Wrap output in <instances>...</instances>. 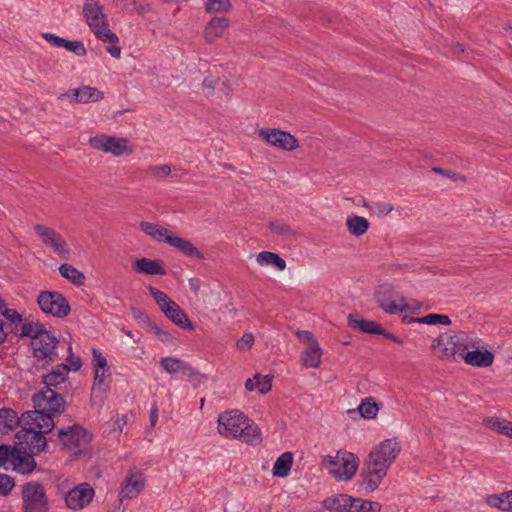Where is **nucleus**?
Segmentation results:
<instances>
[{
    "instance_id": "obj_28",
    "label": "nucleus",
    "mask_w": 512,
    "mask_h": 512,
    "mask_svg": "<svg viewBox=\"0 0 512 512\" xmlns=\"http://www.w3.org/2000/svg\"><path fill=\"white\" fill-rule=\"evenodd\" d=\"M486 503L492 508L512 512V491L489 495L486 498Z\"/></svg>"
},
{
    "instance_id": "obj_38",
    "label": "nucleus",
    "mask_w": 512,
    "mask_h": 512,
    "mask_svg": "<svg viewBox=\"0 0 512 512\" xmlns=\"http://www.w3.org/2000/svg\"><path fill=\"white\" fill-rule=\"evenodd\" d=\"M257 262L260 265H272L282 271L286 268V262L278 254L270 251H262L257 255Z\"/></svg>"
},
{
    "instance_id": "obj_43",
    "label": "nucleus",
    "mask_w": 512,
    "mask_h": 512,
    "mask_svg": "<svg viewBox=\"0 0 512 512\" xmlns=\"http://www.w3.org/2000/svg\"><path fill=\"white\" fill-rule=\"evenodd\" d=\"M166 243H168L172 247L177 248L185 255L192 256V243L191 242L184 240L178 236L170 235V237L166 239Z\"/></svg>"
},
{
    "instance_id": "obj_20",
    "label": "nucleus",
    "mask_w": 512,
    "mask_h": 512,
    "mask_svg": "<svg viewBox=\"0 0 512 512\" xmlns=\"http://www.w3.org/2000/svg\"><path fill=\"white\" fill-rule=\"evenodd\" d=\"M230 26V20L227 17H213L205 26L203 36L207 43H214L222 37L226 29Z\"/></svg>"
},
{
    "instance_id": "obj_55",
    "label": "nucleus",
    "mask_w": 512,
    "mask_h": 512,
    "mask_svg": "<svg viewBox=\"0 0 512 512\" xmlns=\"http://www.w3.org/2000/svg\"><path fill=\"white\" fill-rule=\"evenodd\" d=\"M1 316L9 320L11 324H20L23 320L21 314H19L15 309L10 308L4 309Z\"/></svg>"
},
{
    "instance_id": "obj_32",
    "label": "nucleus",
    "mask_w": 512,
    "mask_h": 512,
    "mask_svg": "<svg viewBox=\"0 0 512 512\" xmlns=\"http://www.w3.org/2000/svg\"><path fill=\"white\" fill-rule=\"evenodd\" d=\"M61 276L69 280L75 286H83L86 281L85 275L71 264L64 263L59 267Z\"/></svg>"
},
{
    "instance_id": "obj_54",
    "label": "nucleus",
    "mask_w": 512,
    "mask_h": 512,
    "mask_svg": "<svg viewBox=\"0 0 512 512\" xmlns=\"http://www.w3.org/2000/svg\"><path fill=\"white\" fill-rule=\"evenodd\" d=\"M254 343V336L251 333H245L241 339L237 341V348L240 351L249 350Z\"/></svg>"
},
{
    "instance_id": "obj_59",
    "label": "nucleus",
    "mask_w": 512,
    "mask_h": 512,
    "mask_svg": "<svg viewBox=\"0 0 512 512\" xmlns=\"http://www.w3.org/2000/svg\"><path fill=\"white\" fill-rule=\"evenodd\" d=\"M68 351H69V356L67 357V360L70 363V365H68V367L70 368V370L78 371L82 365L81 359L78 356L77 357L73 356L71 347L68 348Z\"/></svg>"
},
{
    "instance_id": "obj_29",
    "label": "nucleus",
    "mask_w": 512,
    "mask_h": 512,
    "mask_svg": "<svg viewBox=\"0 0 512 512\" xmlns=\"http://www.w3.org/2000/svg\"><path fill=\"white\" fill-rule=\"evenodd\" d=\"M293 465V454L291 452H284L281 454L274 463L272 473L277 477H287Z\"/></svg>"
},
{
    "instance_id": "obj_11",
    "label": "nucleus",
    "mask_w": 512,
    "mask_h": 512,
    "mask_svg": "<svg viewBox=\"0 0 512 512\" xmlns=\"http://www.w3.org/2000/svg\"><path fill=\"white\" fill-rule=\"evenodd\" d=\"M400 450V445L396 440L386 439L370 452L368 459L375 466H381L387 471L397 458Z\"/></svg>"
},
{
    "instance_id": "obj_17",
    "label": "nucleus",
    "mask_w": 512,
    "mask_h": 512,
    "mask_svg": "<svg viewBox=\"0 0 512 512\" xmlns=\"http://www.w3.org/2000/svg\"><path fill=\"white\" fill-rule=\"evenodd\" d=\"M65 98L70 99L71 102L86 104L102 100L104 98V93L91 86H81L79 88L71 89L58 97L61 101Z\"/></svg>"
},
{
    "instance_id": "obj_3",
    "label": "nucleus",
    "mask_w": 512,
    "mask_h": 512,
    "mask_svg": "<svg viewBox=\"0 0 512 512\" xmlns=\"http://www.w3.org/2000/svg\"><path fill=\"white\" fill-rule=\"evenodd\" d=\"M83 15L89 28L99 40L112 44L119 42L118 36L109 29L103 6L97 0H85Z\"/></svg>"
},
{
    "instance_id": "obj_26",
    "label": "nucleus",
    "mask_w": 512,
    "mask_h": 512,
    "mask_svg": "<svg viewBox=\"0 0 512 512\" xmlns=\"http://www.w3.org/2000/svg\"><path fill=\"white\" fill-rule=\"evenodd\" d=\"M160 366L169 374H192L188 363L176 357H163L160 359Z\"/></svg>"
},
{
    "instance_id": "obj_15",
    "label": "nucleus",
    "mask_w": 512,
    "mask_h": 512,
    "mask_svg": "<svg viewBox=\"0 0 512 512\" xmlns=\"http://www.w3.org/2000/svg\"><path fill=\"white\" fill-rule=\"evenodd\" d=\"M394 290L391 285L384 284L377 287L375 299L379 307L388 314L395 315L410 309L409 304L397 305L392 299Z\"/></svg>"
},
{
    "instance_id": "obj_47",
    "label": "nucleus",
    "mask_w": 512,
    "mask_h": 512,
    "mask_svg": "<svg viewBox=\"0 0 512 512\" xmlns=\"http://www.w3.org/2000/svg\"><path fill=\"white\" fill-rule=\"evenodd\" d=\"M92 365L94 371L108 369V362L102 352L96 348L92 349Z\"/></svg>"
},
{
    "instance_id": "obj_42",
    "label": "nucleus",
    "mask_w": 512,
    "mask_h": 512,
    "mask_svg": "<svg viewBox=\"0 0 512 512\" xmlns=\"http://www.w3.org/2000/svg\"><path fill=\"white\" fill-rule=\"evenodd\" d=\"M230 0H207L205 9L208 13H227L231 10Z\"/></svg>"
},
{
    "instance_id": "obj_33",
    "label": "nucleus",
    "mask_w": 512,
    "mask_h": 512,
    "mask_svg": "<svg viewBox=\"0 0 512 512\" xmlns=\"http://www.w3.org/2000/svg\"><path fill=\"white\" fill-rule=\"evenodd\" d=\"M108 377H111V373L109 372V368L108 369H103V370H100V371H94V382H93V387H92V399L94 397H97L98 394H106L109 389H110V386L108 383L105 382V379L108 378Z\"/></svg>"
},
{
    "instance_id": "obj_30",
    "label": "nucleus",
    "mask_w": 512,
    "mask_h": 512,
    "mask_svg": "<svg viewBox=\"0 0 512 512\" xmlns=\"http://www.w3.org/2000/svg\"><path fill=\"white\" fill-rule=\"evenodd\" d=\"M350 512H380L381 504L371 500H365L358 497L349 498Z\"/></svg>"
},
{
    "instance_id": "obj_60",
    "label": "nucleus",
    "mask_w": 512,
    "mask_h": 512,
    "mask_svg": "<svg viewBox=\"0 0 512 512\" xmlns=\"http://www.w3.org/2000/svg\"><path fill=\"white\" fill-rule=\"evenodd\" d=\"M217 90L220 94H222L223 96H225L227 99H230L231 98V95H232V89L230 88V86L228 85V83L226 81H220L219 80V84L217 86Z\"/></svg>"
},
{
    "instance_id": "obj_25",
    "label": "nucleus",
    "mask_w": 512,
    "mask_h": 512,
    "mask_svg": "<svg viewBox=\"0 0 512 512\" xmlns=\"http://www.w3.org/2000/svg\"><path fill=\"white\" fill-rule=\"evenodd\" d=\"M70 368L67 364L61 363L56 368L52 369L48 374L43 375L42 382L45 385V389H54L58 385L64 383L67 380L68 372Z\"/></svg>"
},
{
    "instance_id": "obj_58",
    "label": "nucleus",
    "mask_w": 512,
    "mask_h": 512,
    "mask_svg": "<svg viewBox=\"0 0 512 512\" xmlns=\"http://www.w3.org/2000/svg\"><path fill=\"white\" fill-rule=\"evenodd\" d=\"M43 38L54 47H63L64 38L59 37L52 33H44Z\"/></svg>"
},
{
    "instance_id": "obj_12",
    "label": "nucleus",
    "mask_w": 512,
    "mask_h": 512,
    "mask_svg": "<svg viewBox=\"0 0 512 512\" xmlns=\"http://www.w3.org/2000/svg\"><path fill=\"white\" fill-rule=\"evenodd\" d=\"M259 137L269 145L284 151H293L299 146L298 140L289 132L276 128H263L259 130Z\"/></svg>"
},
{
    "instance_id": "obj_4",
    "label": "nucleus",
    "mask_w": 512,
    "mask_h": 512,
    "mask_svg": "<svg viewBox=\"0 0 512 512\" xmlns=\"http://www.w3.org/2000/svg\"><path fill=\"white\" fill-rule=\"evenodd\" d=\"M28 424L30 427H22L16 433V439L18 440L16 445L34 455H39L47 446V439L44 435L48 432H45L44 428H38L36 424H32L31 420Z\"/></svg>"
},
{
    "instance_id": "obj_46",
    "label": "nucleus",
    "mask_w": 512,
    "mask_h": 512,
    "mask_svg": "<svg viewBox=\"0 0 512 512\" xmlns=\"http://www.w3.org/2000/svg\"><path fill=\"white\" fill-rule=\"evenodd\" d=\"M254 379H256L257 389L260 394H266L272 389V380L273 376L266 375L261 377L260 374H255Z\"/></svg>"
},
{
    "instance_id": "obj_34",
    "label": "nucleus",
    "mask_w": 512,
    "mask_h": 512,
    "mask_svg": "<svg viewBox=\"0 0 512 512\" xmlns=\"http://www.w3.org/2000/svg\"><path fill=\"white\" fill-rule=\"evenodd\" d=\"M346 226L352 235L360 237L368 231L370 224L366 218L353 215L347 218Z\"/></svg>"
},
{
    "instance_id": "obj_2",
    "label": "nucleus",
    "mask_w": 512,
    "mask_h": 512,
    "mask_svg": "<svg viewBox=\"0 0 512 512\" xmlns=\"http://www.w3.org/2000/svg\"><path fill=\"white\" fill-rule=\"evenodd\" d=\"M218 432L226 438L239 439L250 445H258L262 441L259 428L239 410L219 415Z\"/></svg>"
},
{
    "instance_id": "obj_62",
    "label": "nucleus",
    "mask_w": 512,
    "mask_h": 512,
    "mask_svg": "<svg viewBox=\"0 0 512 512\" xmlns=\"http://www.w3.org/2000/svg\"><path fill=\"white\" fill-rule=\"evenodd\" d=\"M502 427L499 434L512 438V422L502 419Z\"/></svg>"
},
{
    "instance_id": "obj_10",
    "label": "nucleus",
    "mask_w": 512,
    "mask_h": 512,
    "mask_svg": "<svg viewBox=\"0 0 512 512\" xmlns=\"http://www.w3.org/2000/svg\"><path fill=\"white\" fill-rule=\"evenodd\" d=\"M36 234L42 239V242L52 249L54 253L63 259H69L71 250L64 237L56 230L41 224L34 226Z\"/></svg>"
},
{
    "instance_id": "obj_6",
    "label": "nucleus",
    "mask_w": 512,
    "mask_h": 512,
    "mask_svg": "<svg viewBox=\"0 0 512 512\" xmlns=\"http://www.w3.org/2000/svg\"><path fill=\"white\" fill-rule=\"evenodd\" d=\"M89 145L104 153H110L115 157L131 155L134 149L127 138L98 134L90 137Z\"/></svg>"
},
{
    "instance_id": "obj_56",
    "label": "nucleus",
    "mask_w": 512,
    "mask_h": 512,
    "mask_svg": "<svg viewBox=\"0 0 512 512\" xmlns=\"http://www.w3.org/2000/svg\"><path fill=\"white\" fill-rule=\"evenodd\" d=\"M373 209L377 216H385L393 211L394 207L390 203L386 202H377L374 204Z\"/></svg>"
},
{
    "instance_id": "obj_22",
    "label": "nucleus",
    "mask_w": 512,
    "mask_h": 512,
    "mask_svg": "<svg viewBox=\"0 0 512 512\" xmlns=\"http://www.w3.org/2000/svg\"><path fill=\"white\" fill-rule=\"evenodd\" d=\"M132 268L136 273L147 275H166L162 260L140 258L132 263Z\"/></svg>"
},
{
    "instance_id": "obj_53",
    "label": "nucleus",
    "mask_w": 512,
    "mask_h": 512,
    "mask_svg": "<svg viewBox=\"0 0 512 512\" xmlns=\"http://www.w3.org/2000/svg\"><path fill=\"white\" fill-rule=\"evenodd\" d=\"M148 172L157 178H164L171 173V167L166 164L150 166Z\"/></svg>"
},
{
    "instance_id": "obj_44",
    "label": "nucleus",
    "mask_w": 512,
    "mask_h": 512,
    "mask_svg": "<svg viewBox=\"0 0 512 512\" xmlns=\"http://www.w3.org/2000/svg\"><path fill=\"white\" fill-rule=\"evenodd\" d=\"M418 323L426 325L442 324L448 326L451 324V319L447 315L443 314H428L426 316L420 317L418 319Z\"/></svg>"
},
{
    "instance_id": "obj_31",
    "label": "nucleus",
    "mask_w": 512,
    "mask_h": 512,
    "mask_svg": "<svg viewBox=\"0 0 512 512\" xmlns=\"http://www.w3.org/2000/svg\"><path fill=\"white\" fill-rule=\"evenodd\" d=\"M20 420L17 413L10 408L0 409V433H8L18 426Z\"/></svg>"
},
{
    "instance_id": "obj_23",
    "label": "nucleus",
    "mask_w": 512,
    "mask_h": 512,
    "mask_svg": "<svg viewBox=\"0 0 512 512\" xmlns=\"http://www.w3.org/2000/svg\"><path fill=\"white\" fill-rule=\"evenodd\" d=\"M463 360L466 364L486 368L493 364L494 354L489 350H479L474 349L471 351H467L465 355H463Z\"/></svg>"
},
{
    "instance_id": "obj_61",
    "label": "nucleus",
    "mask_w": 512,
    "mask_h": 512,
    "mask_svg": "<svg viewBox=\"0 0 512 512\" xmlns=\"http://www.w3.org/2000/svg\"><path fill=\"white\" fill-rule=\"evenodd\" d=\"M432 171L437 173V174L444 175V176H446L448 178L459 179L458 174L456 172L450 170V169H443V168H439V167H433Z\"/></svg>"
},
{
    "instance_id": "obj_51",
    "label": "nucleus",
    "mask_w": 512,
    "mask_h": 512,
    "mask_svg": "<svg viewBox=\"0 0 512 512\" xmlns=\"http://www.w3.org/2000/svg\"><path fill=\"white\" fill-rule=\"evenodd\" d=\"M12 455H14V447L8 445H0V467L7 463L11 465Z\"/></svg>"
},
{
    "instance_id": "obj_19",
    "label": "nucleus",
    "mask_w": 512,
    "mask_h": 512,
    "mask_svg": "<svg viewBox=\"0 0 512 512\" xmlns=\"http://www.w3.org/2000/svg\"><path fill=\"white\" fill-rule=\"evenodd\" d=\"M34 456V454L18 445L14 446V455H12L11 462L13 470L23 475L32 473L37 466Z\"/></svg>"
},
{
    "instance_id": "obj_13",
    "label": "nucleus",
    "mask_w": 512,
    "mask_h": 512,
    "mask_svg": "<svg viewBox=\"0 0 512 512\" xmlns=\"http://www.w3.org/2000/svg\"><path fill=\"white\" fill-rule=\"evenodd\" d=\"M91 434L82 426L75 424L60 429L58 438L67 449H76L87 445L91 441Z\"/></svg>"
},
{
    "instance_id": "obj_35",
    "label": "nucleus",
    "mask_w": 512,
    "mask_h": 512,
    "mask_svg": "<svg viewBox=\"0 0 512 512\" xmlns=\"http://www.w3.org/2000/svg\"><path fill=\"white\" fill-rule=\"evenodd\" d=\"M322 349L318 343L308 346L303 352V364L306 367L318 368L321 363Z\"/></svg>"
},
{
    "instance_id": "obj_40",
    "label": "nucleus",
    "mask_w": 512,
    "mask_h": 512,
    "mask_svg": "<svg viewBox=\"0 0 512 512\" xmlns=\"http://www.w3.org/2000/svg\"><path fill=\"white\" fill-rule=\"evenodd\" d=\"M148 290L151 294V296L154 298L155 302L159 306L160 310L165 314L167 311H170V305H174V301L171 300L163 291H160L159 289L149 286Z\"/></svg>"
},
{
    "instance_id": "obj_39",
    "label": "nucleus",
    "mask_w": 512,
    "mask_h": 512,
    "mask_svg": "<svg viewBox=\"0 0 512 512\" xmlns=\"http://www.w3.org/2000/svg\"><path fill=\"white\" fill-rule=\"evenodd\" d=\"M357 411L365 419H374L379 411V406L372 397H367L361 401Z\"/></svg>"
},
{
    "instance_id": "obj_14",
    "label": "nucleus",
    "mask_w": 512,
    "mask_h": 512,
    "mask_svg": "<svg viewBox=\"0 0 512 512\" xmlns=\"http://www.w3.org/2000/svg\"><path fill=\"white\" fill-rule=\"evenodd\" d=\"M386 474L387 471L384 468L375 466L372 461L367 459L360 472V477L362 478L360 487L368 493L373 492L379 487Z\"/></svg>"
},
{
    "instance_id": "obj_36",
    "label": "nucleus",
    "mask_w": 512,
    "mask_h": 512,
    "mask_svg": "<svg viewBox=\"0 0 512 512\" xmlns=\"http://www.w3.org/2000/svg\"><path fill=\"white\" fill-rule=\"evenodd\" d=\"M140 228L147 235L151 236L159 242L166 243V239L170 237L168 230L158 224L142 221L140 223Z\"/></svg>"
},
{
    "instance_id": "obj_64",
    "label": "nucleus",
    "mask_w": 512,
    "mask_h": 512,
    "mask_svg": "<svg viewBox=\"0 0 512 512\" xmlns=\"http://www.w3.org/2000/svg\"><path fill=\"white\" fill-rule=\"evenodd\" d=\"M131 314L134 317L135 320L142 322L145 324V318H149L147 315H145L140 309L132 308Z\"/></svg>"
},
{
    "instance_id": "obj_48",
    "label": "nucleus",
    "mask_w": 512,
    "mask_h": 512,
    "mask_svg": "<svg viewBox=\"0 0 512 512\" xmlns=\"http://www.w3.org/2000/svg\"><path fill=\"white\" fill-rule=\"evenodd\" d=\"M68 51H71L75 53L77 56H85L87 54V50L83 44L82 41L76 40V41H70L65 39L63 42V47Z\"/></svg>"
},
{
    "instance_id": "obj_27",
    "label": "nucleus",
    "mask_w": 512,
    "mask_h": 512,
    "mask_svg": "<svg viewBox=\"0 0 512 512\" xmlns=\"http://www.w3.org/2000/svg\"><path fill=\"white\" fill-rule=\"evenodd\" d=\"M349 498H352V496L348 494L328 497L323 501V507L331 512H350Z\"/></svg>"
},
{
    "instance_id": "obj_57",
    "label": "nucleus",
    "mask_w": 512,
    "mask_h": 512,
    "mask_svg": "<svg viewBox=\"0 0 512 512\" xmlns=\"http://www.w3.org/2000/svg\"><path fill=\"white\" fill-rule=\"evenodd\" d=\"M483 423L485 424L486 427L497 433H500L501 428H503L502 419L488 417L483 420Z\"/></svg>"
},
{
    "instance_id": "obj_16",
    "label": "nucleus",
    "mask_w": 512,
    "mask_h": 512,
    "mask_svg": "<svg viewBox=\"0 0 512 512\" xmlns=\"http://www.w3.org/2000/svg\"><path fill=\"white\" fill-rule=\"evenodd\" d=\"M94 497V489L88 483H82L71 489L65 498L66 504L71 509H80L88 505Z\"/></svg>"
},
{
    "instance_id": "obj_7",
    "label": "nucleus",
    "mask_w": 512,
    "mask_h": 512,
    "mask_svg": "<svg viewBox=\"0 0 512 512\" xmlns=\"http://www.w3.org/2000/svg\"><path fill=\"white\" fill-rule=\"evenodd\" d=\"M23 512H47L48 500L44 486L37 481H29L22 486Z\"/></svg>"
},
{
    "instance_id": "obj_49",
    "label": "nucleus",
    "mask_w": 512,
    "mask_h": 512,
    "mask_svg": "<svg viewBox=\"0 0 512 512\" xmlns=\"http://www.w3.org/2000/svg\"><path fill=\"white\" fill-rule=\"evenodd\" d=\"M269 228L274 234L279 235V236L293 234L291 227L288 224L281 222V221L270 222Z\"/></svg>"
},
{
    "instance_id": "obj_41",
    "label": "nucleus",
    "mask_w": 512,
    "mask_h": 512,
    "mask_svg": "<svg viewBox=\"0 0 512 512\" xmlns=\"http://www.w3.org/2000/svg\"><path fill=\"white\" fill-rule=\"evenodd\" d=\"M44 330L45 326L40 322L24 323L21 325L19 337H30L32 340H36Z\"/></svg>"
},
{
    "instance_id": "obj_8",
    "label": "nucleus",
    "mask_w": 512,
    "mask_h": 512,
    "mask_svg": "<svg viewBox=\"0 0 512 512\" xmlns=\"http://www.w3.org/2000/svg\"><path fill=\"white\" fill-rule=\"evenodd\" d=\"M40 309L57 318H64L70 313V304L58 291H42L37 297Z\"/></svg>"
},
{
    "instance_id": "obj_24",
    "label": "nucleus",
    "mask_w": 512,
    "mask_h": 512,
    "mask_svg": "<svg viewBox=\"0 0 512 512\" xmlns=\"http://www.w3.org/2000/svg\"><path fill=\"white\" fill-rule=\"evenodd\" d=\"M348 326L353 330L360 331L370 335H380L383 333L381 325L368 319H358L356 315L349 314L347 318Z\"/></svg>"
},
{
    "instance_id": "obj_18",
    "label": "nucleus",
    "mask_w": 512,
    "mask_h": 512,
    "mask_svg": "<svg viewBox=\"0 0 512 512\" xmlns=\"http://www.w3.org/2000/svg\"><path fill=\"white\" fill-rule=\"evenodd\" d=\"M469 347H475V343L464 333L450 336L444 344L440 358H454L457 354L463 358Z\"/></svg>"
},
{
    "instance_id": "obj_5",
    "label": "nucleus",
    "mask_w": 512,
    "mask_h": 512,
    "mask_svg": "<svg viewBox=\"0 0 512 512\" xmlns=\"http://www.w3.org/2000/svg\"><path fill=\"white\" fill-rule=\"evenodd\" d=\"M324 462L331 468V473L339 480H350L356 473L359 460L351 452H337L336 456H326Z\"/></svg>"
},
{
    "instance_id": "obj_52",
    "label": "nucleus",
    "mask_w": 512,
    "mask_h": 512,
    "mask_svg": "<svg viewBox=\"0 0 512 512\" xmlns=\"http://www.w3.org/2000/svg\"><path fill=\"white\" fill-rule=\"evenodd\" d=\"M295 335H296L297 339L300 342L305 343L308 346H311V345H314L315 343H318L316 337L310 331H307V330H297Z\"/></svg>"
},
{
    "instance_id": "obj_50",
    "label": "nucleus",
    "mask_w": 512,
    "mask_h": 512,
    "mask_svg": "<svg viewBox=\"0 0 512 512\" xmlns=\"http://www.w3.org/2000/svg\"><path fill=\"white\" fill-rule=\"evenodd\" d=\"M15 486L14 479L7 474H0V495L7 496Z\"/></svg>"
},
{
    "instance_id": "obj_21",
    "label": "nucleus",
    "mask_w": 512,
    "mask_h": 512,
    "mask_svg": "<svg viewBox=\"0 0 512 512\" xmlns=\"http://www.w3.org/2000/svg\"><path fill=\"white\" fill-rule=\"evenodd\" d=\"M145 481L142 474L135 472L129 473L125 479V485L120 492V501L123 499H133L144 489Z\"/></svg>"
},
{
    "instance_id": "obj_37",
    "label": "nucleus",
    "mask_w": 512,
    "mask_h": 512,
    "mask_svg": "<svg viewBox=\"0 0 512 512\" xmlns=\"http://www.w3.org/2000/svg\"><path fill=\"white\" fill-rule=\"evenodd\" d=\"M170 311L164 315L181 328H192V324L188 316L183 312L180 306L175 302L174 305H170Z\"/></svg>"
},
{
    "instance_id": "obj_45",
    "label": "nucleus",
    "mask_w": 512,
    "mask_h": 512,
    "mask_svg": "<svg viewBox=\"0 0 512 512\" xmlns=\"http://www.w3.org/2000/svg\"><path fill=\"white\" fill-rule=\"evenodd\" d=\"M218 84H219V77L213 76V75L206 76L203 79L202 87H201L203 94L206 97L213 96L215 93V90L217 89Z\"/></svg>"
},
{
    "instance_id": "obj_9",
    "label": "nucleus",
    "mask_w": 512,
    "mask_h": 512,
    "mask_svg": "<svg viewBox=\"0 0 512 512\" xmlns=\"http://www.w3.org/2000/svg\"><path fill=\"white\" fill-rule=\"evenodd\" d=\"M58 344V339L45 329L36 340L31 342L33 355L39 361L52 363L58 358Z\"/></svg>"
},
{
    "instance_id": "obj_63",
    "label": "nucleus",
    "mask_w": 512,
    "mask_h": 512,
    "mask_svg": "<svg viewBox=\"0 0 512 512\" xmlns=\"http://www.w3.org/2000/svg\"><path fill=\"white\" fill-rule=\"evenodd\" d=\"M145 325L146 327L152 331L157 337L160 336V333H162V329L156 325L155 323H153L150 318H145Z\"/></svg>"
},
{
    "instance_id": "obj_1",
    "label": "nucleus",
    "mask_w": 512,
    "mask_h": 512,
    "mask_svg": "<svg viewBox=\"0 0 512 512\" xmlns=\"http://www.w3.org/2000/svg\"><path fill=\"white\" fill-rule=\"evenodd\" d=\"M33 411L23 414V420L51 432L55 427L54 417L60 416L66 409V402L55 389H45L36 393L33 398Z\"/></svg>"
}]
</instances>
